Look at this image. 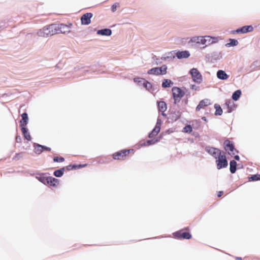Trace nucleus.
Masks as SVG:
<instances>
[{"label": "nucleus", "instance_id": "obj_1", "mask_svg": "<svg viewBox=\"0 0 260 260\" xmlns=\"http://www.w3.org/2000/svg\"><path fill=\"white\" fill-rule=\"evenodd\" d=\"M56 27V24H51L40 29L38 34L39 36L43 37H47L57 34L58 31L57 30Z\"/></svg>", "mask_w": 260, "mask_h": 260}, {"label": "nucleus", "instance_id": "obj_2", "mask_svg": "<svg viewBox=\"0 0 260 260\" xmlns=\"http://www.w3.org/2000/svg\"><path fill=\"white\" fill-rule=\"evenodd\" d=\"M134 150L131 149H123L119 151L116 152L113 154L112 157L114 159L116 160H124L129 154H133Z\"/></svg>", "mask_w": 260, "mask_h": 260}, {"label": "nucleus", "instance_id": "obj_3", "mask_svg": "<svg viewBox=\"0 0 260 260\" xmlns=\"http://www.w3.org/2000/svg\"><path fill=\"white\" fill-rule=\"evenodd\" d=\"M172 91L175 104L179 103L185 94V92L178 87H173Z\"/></svg>", "mask_w": 260, "mask_h": 260}, {"label": "nucleus", "instance_id": "obj_4", "mask_svg": "<svg viewBox=\"0 0 260 260\" xmlns=\"http://www.w3.org/2000/svg\"><path fill=\"white\" fill-rule=\"evenodd\" d=\"M174 237L178 239H189L191 238V234L188 229H182L173 233Z\"/></svg>", "mask_w": 260, "mask_h": 260}, {"label": "nucleus", "instance_id": "obj_5", "mask_svg": "<svg viewBox=\"0 0 260 260\" xmlns=\"http://www.w3.org/2000/svg\"><path fill=\"white\" fill-rule=\"evenodd\" d=\"M223 145L225 150L229 153V155L232 156L238 153V151L235 148L233 143L231 142L229 140L227 139L225 140L223 143Z\"/></svg>", "mask_w": 260, "mask_h": 260}, {"label": "nucleus", "instance_id": "obj_6", "mask_svg": "<svg viewBox=\"0 0 260 260\" xmlns=\"http://www.w3.org/2000/svg\"><path fill=\"white\" fill-rule=\"evenodd\" d=\"M190 74L193 82L198 84L202 83L203 81L202 75L197 69L193 68L191 69Z\"/></svg>", "mask_w": 260, "mask_h": 260}, {"label": "nucleus", "instance_id": "obj_7", "mask_svg": "<svg viewBox=\"0 0 260 260\" xmlns=\"http://www.w3.org/2000/svg\"><path fill=\"white\" fill-rule=\"evenodd\" d=\"M167 67L163 65L159 68H154L148 71L147 73L149 75H165L167 73Z\"/></svg>", "mask_w": 260, "mask_h": 260}, {"label": "nucleus", "instance_id": "obj_8", "mask_svg": "<svg viewBox=\"0 0 260 260\" xmlns=\"http://www.w3.org/2000/svg\"><path fill=\"white\" fill-rule=\"evenodd\" d=\"M217 168L219 170L222 168H226L228 165V162L225 155V153L220 155L219 158L216 160Z\"/></svg>", "mask_w": 260, "mask_h": 260}, {"label": "nucleus", "instance_id": "obj_9", "mask_svg": "<svg viewBox=\"0 0 260 260\" xmlns=\"http://www.w3.org/2000/svg\"><path fill=\"white\" fill-rule=\"evenodd\" d=\"M72 25L71 23L69 25L64 24H56L57 30L58 31V34H66L69 33L71 31V27Z\"/></svg>", "mask_w": 260, "mask_h": 260}, {"label": "nucleus", "instance_id": "obj_10", "mask_svg": "<svg viewBox=\"0 0 260 260\" xmlns=\"http://www.w3.org/2000/svg\"><path fill=\"white\" fill-rule=\"evenodd\" d=\"M93 15L91 13L83 14L81 17V22L82 25H88L91 23V18Z\"/></svg>", "mask_w": 260, "mask_h": 260}, {"label": "nucleus", "instance_id": "obj_11", "mask_svg": "<svg viewBox=\"0 0 260 260\" xmlns=\"http://www.w3.org/2000/svg\"><path fill=\"white\" fill-rule=\"evenodd\" d=\"M253 30V28L251 25H246L242 27L241 28L236 29L235 32L239 34H245L249 32H251Z\"/></svg>", "mask_w": 260, "mask_h": 260}, {"label": "nucleus", "instance_id": "obj_12", "mask_svg": "<svg viewBox=\"0 0 260 260\" xmlns=\"http://www.w3.org/2000/svg\"><path fill=\"white\" fill-rule=\"evenodd\" d=\"M190 41L191 42L206 45L207 39L201 36L194 37L190 39Z\"/></svg>", "mask_w": 260, "mask_h": 260}, {"label": "nucleus", "instance_id": "obj_13", "mask_svg": "<svg viewBox=\"0 0 260 260\" xmlns=\"http://www.w3.org/2000/svg\"><path fill=\"white\" fill-rule=\"evenodd\" d=\"M234 108V104L231 101H227L225 103V105L223 106L224 110H226V113L231 112L233 108Z\"/></svg>", "mask_w": 260, "mask_h": 260}, {"label": "nucleus", "instance_id": "obj_14", "mask_svg": "<svg viewBox=\"0 0 260 260\" xmlns=\"http://www.w3.org/2000/svg\"><path fill=\"white\" fill-rule=\"evenodd\" d=\"M210 104L209 100L208 99H205L201 101L199 105L196 107V111H199L201 109L204 108Z\"/></svg>", "mask_w": 260, "mask_h": 260}, {"label": "nucleus", "instance_id": "obj_15", "mask_svg": "<svg viewBox=\"0 0 260 260\" xmlns=\"http://www.w3.org/2000/svg\"><path fill=\"white\" fill-rule=\"evenodd\" d=\"M22 119L20 121V126L21 127H25L27 124L28 118L26 113H24L21 115Z\"/></svg>", "mask_w": 260, "mask_h": 260}, {"label": "nucleus", "instance_id": "obj_16", "mask_svg": "<svg viewBox=\"0 0 260 260\" xmlns=\"http://www.w3.org/2000/svg\"><path fill=\"white\" fill-rule=\"evenodd\" d=\"M160 125H158V123H157L155 127L153 129V130L151 131V132L149 134V138H152L156 136L158 134V133L160 132Z\"/></svg>", "mask_w": 260, "mask_h": 260}, {"label": "nucleus", "instance_id": "obj_17", "mask_svg": "<svg viewBox=\"0 0 260 260\" xmlns=\"http://www.w3.org/2000/svg\"><path fill=\"white\" fill-rule=\"evenodd\" d=\"M59 184V180L52 177H48V183L46 185L50 186L56 187Z\"/></svg>", "mask_w": 260, "mask_h": 260}, {"label": "nucleus", "instance_id": "obj_18", "mask_svg": "<svg viewBox=\"0 0 260 260\" xmlns=\"http://www.w3.org/2000/svg\"><path fill=\"white\" fill-rule=\"evenodd\" d=\"M189 55L190 54L188 51H179L176 53V56L179 59L187 58Z\"/></svg>", "mask_w": 260, "mask_h": 260}, {"label": "nucleus", "instance_id": "obj_19", "mask_svg": "<svg viewBox=\"0 0 260 260\" xmlns=\"http://www.w3.org/2000/svg\"><path fill=\"white\" fill-rule=\"evenodd\" d=\"M217 77L221 80H226L229 78V75L223 70H219L217 72Z\"/></svg>", "mask_w": 260, "mask_h": 260}, {"label": "nucleus", "instance_id": "obj_20", "mask_svg": "<svg viewBox=\"0 0 260 260\" xmlns=\"http://www.w3.org/2000/svg\"><path fill=\"white\" fill-rule=\"evenodd\" d=\"M112 31L110 29L105 28L103 29L99 30L97 31V34L102 36H109L111 35Z\"/></svg>", "mask_w": 260, "mask_h": 260}, {"label": "nucleus", "instance_id": "obj_21", "mask_svg": "<svg viewBox=\"0 0 260 260\" xmlns=\"http://www.w3.org/2000/svg\"><path fill=\"white\" fill-rule=\"evenodd\" d=\"M22 133L25 138L28 141L31 140V136L28 132V129L25 127H21Z\"/></svg>", "mask_w": 260, "mask_h": 260}, {"label": "nucleus", "instance_id": "obj_22", "mask_svg": "<svg viewBox=\"0 0 260 260\" xmlns=\"http://www.w3.org/2000/svg\"><path fill=\"white\" fill-rule=\"evenodd\" d=\"M86 166V165H70L68 166H67L66 168H65V169L67 170L68 171H70V170H76L77 169H79V168H81L83 167H84Z\"/></svg>", "mask_w": 260, "mask_h": 260}, {"label": "nucleus", "instance_id": "obj_23", "mask_svg": "<svg viewBox=\"0 0 260 260\" xmlns=\"http://www.w3.org/2000/svg\"><path fill=\"white\" fill-rule=\"evenodd\" d=\"M158 108L160 111L164 112L167 109V104L165 102L161 101L157 103Z\"/></svg>", "mask_w": 260, "mask_h": 260}, {"label": "nucleus", "instance_id": "obj_24", "mask_svg": "<svg viewBox=\"0 0 260 260\" xmlns=\"http://www.w3.org/2000/svg\"><path fill=\"white\" fill-rule=\"evenodd\" d=\"M218 149H219L218 148L211 147H207L206 148V151L212 156H213L216 152H218Z\"/></svg>", "mask_w": 260, "mask_h": 260}, {"label": "nucleus", "instance_id": "obj_25", "mask_svg": "<svg viewBox=\"0 0 260 260\" xmlns=\"http://www.w3.org/2000/svg\"><path fill=\"white\" fill-rule=\"evenodd\" d=\"M230 172L232 173H235L236 171V167H237V162L235 160H233L230 161Z\"/></svg>", "mask_w": 260, "mask_h": 260}, {"label": "nucleus", "instance_id": "obj_26", "mask_svg": "<svg viewBox=\"0 0 260 260\" xmlns=\"http://www.w3.org/2000/svg\"><path fill=\"white\" fill-rule=\"evenodd\" d=\"M64 170H65V168L63 167V168H61L60 169L55 170L53 174L56 177H60L63 175V174L64 173Z\"/></svg>", "mask_w": 260, "mask_h": 260}, {"label": "nucleus", "instance_id": "obj_27", "mask_svg": "<svg viewBox=\"0 0 260 260\" xmlns=\"http://www.w3.org/2000/svg\"><path fill=\"white\" fill-rule=\"evenodd\" d=\"M173 84V82L171 80L165 79L162 83V87L164 88H167L170 87Z\"/></svg>", "mask_w": 260, "mask_h": 260}, {"label": "nucleus", "instance_id": "obj_28", "mask_svg": "<svg viewBox=\"0 0 260 260\" xmlns=\"http://www.w3.org/2000/svg\"><path fill=\"white\" fill-rule=\"evenodd\" d=\"M142 85L148 91H151L152 89V84L146 80L143 81Z\"/></svg>", "mask_w": 260, "mask_h": 260}, {"label": "nucleus", "instance_id": "obj_29", "mask_svg": "<svg viewBox=\"0 0 260 260\" xmlns=\"http://www.w3.org/2000/svg\"><path fill=\"white\" fill-rule=\"evenodd\" d=\"M37 178L42 183L46 185L47 183H48V177H45L44 176H40L39 177H37Z\"/></svg>", "mask_w": 260, "mask_h": 260}, {"label": "nucleus", "instance_id": "obj_30", "mask_svg": "<svg viewBox=\"0 0 260 260\" xmlns=\"http://www.w3.org/2000/svg\"><path fill=\"white\" fill-rule=\"evenodd\" d=\"M241 94V91L240 90H237L236 91H235L233 94L232 99L235 101H237L239 99Z\"/></svg>", "mask_w": 260, "mask_h": 260}, {"label": "nucleus", "instance_id": "obj_31", "mask_svg": "<svg viewBox=\"0 0 260 260\" xmlns=\"http://www.w3.org/2000/svg\"><path fill=\"white\" fill-rule=\"evenodd\" d=\"M159 140H160L159 138H157V139H152V140H147L144 143V145L145 146H149V145H152V144H154L156 143L159 142Z\"/></svg>", "mask_w": 260, "mask_h": 260}, {"label": "nucleus", "instance_id": "obj_32", "mask_svg": "<svg viewBox=\"0 0 260 260\" xmlns=\"http://www.w3.org/2000/svg\"><path fill=\"white\" fill-rule=\"evenodd\" d=\"M42 145L39 144L36 145L35 146V152L38 154H41L43 151V149H42Z\"/></svg>", "mask_w": 260, "mask_h": 260}, {"label": "nucleus", "instance_id": "obj_33", "mask_svg": "<svg viewBox=\"0 0 260 260\" xmlns=\"http://www.w3.org/2000/svg\"><path fill=\"white\" fill-rule=\"evenodd\" d=\"M214 107L216 109L215 115H221L222 113V110L219 105L215 104Z\"/></svg>", "mask_w": 260, "mask_h": 260}, {"label": "nucleus", "instance_id": "obj_34", "mask_svg": "<svg viewBox=\"0 0 260 260\" xmlns=\"http://www.w3.org/2000/svg\"><path fill=\"white\" fill-rule=\"evenodd\" d=\"M258 180H260L259 174L253 175L251 177H249V181H255Z\"/></svg>", "mask_w": 260, "mask_h": 260}, {"label": "nucleus", "instance_id": "obj_35", "mask_svg": "<svg viewBox=\"0 0 260 260\" xmlns=\"http://www.w3.org/2000/svg\"><path fill=\"white\" fill-rule=\"evenodd\" d=\"M192 131V126L190 125H187L183 128V132L184 133H190Z\"/></svg>", "mask_w": 260, "mask_h": 260}, {"label": "nucleus", "instance_id": "obj_36", "mask_svg": "<svg viewBox=\"0 0 260 260\" xmlns=\"http://www.w3.org/2000/svg\"><path fill=\"white\" fill-rule=\"evenodd\" d=\"M224 152L218 149V152H216L212 156H213L216 159L220 156L222 154H223Z\"/></svg>", "mask_w": 260, "mask_h": 260}, {"label": "nucleus", "instance_id": "obj_37", "mask_svg": "<svg viewBox=\"0 0 260 260\" xmlns=\"http://www.w3.org/2000/svg\"><path fill=\"white\" fill-rule=\"evenodd\" d=\"M238 44V42L237 40L235 39H230L229 45L232 46H237Z\"/></svg>", "mask_w": 260, "mask_h": 260}, {"label": "nucleus", "instance_id": "obj_38", "mask_svg": "<svg viewBox=\"0 0 260 260\" xmlns=\"http://www.w3.org/2000/svg\"><path fill=\"white\" fill-rule=\"evenodd\" d=\"M53 160L55 162H63L64 160V158L61 156L60 157H55L53 158Z\"/></svg>", "mask_w": 260, "mask_h": 260}, {"label": "nucleus", "instance_id": "obj_39", "mask_svg": "<svg viewBox=\"0 0 260 260\" xmlns=\"http://www.w3.org/2000/svg\"><path fill=\"white\" fill-rule=\"evenodd\" d=\"M145 80L143 78H134V81L135 82H137L139 84H143V81H145Z\"/></svg>", "mask_w": 260, "mask_h": 260}, {"label": "nucleus", "instance_id": "obj_40", "mask_svg": "<svg viewBox=\"0 0 260 260\" xmlns=\"http://www.w3.org/2000/svg\"><path fill=\"white\" fill-rule=\"evenodd\" d=\"M22 156V152L16 153V155L14 156V160H18Z\"/></svg>", "mask_w": 260, "mask_h": 260}, {"label": "nucleus", "instance_id": "obj_41", "mask_svg": "<svg viewBox=\"0 0 260 260\" xmlns=\"http://www.w3.org/2000/svg\"><path fill=\"white\" fill-rule=\"evenodd\" d=\"M118 5V4L115 3L112 6L111 10L112 12H114L116 10Z\"/></svg>", "mask_w": 260, "mask_h": 260}, {"label": "nucleus", "instance_id": "obj_42", "mask_svg": "<svg viewBox=\"0 0 260 260\" xmlns=\"http://www.w3.org/2000/svg\"><path fill=\"white\" fill-rule=\"evenodd\" d=\"M42 149H43V151H51V148H49V147H47L45 146H43V148Z\"/></svg>", "mask_w": 260, "mask_h": 260}, {"label": "nucleus", "instance_id": "obj_43", "mask_svg": "<svg viewBox=\"0 0 260 260\" xmlns=\"http://www.w3.org/2000/svg\"><path fill=\"white\" fill-rule=\"evenodd\" d=\"M204 38H206L207 39V42H208V44H210V42L211 39V37L209 36H205L204 37Z\"/></svg>", "mask_w": 260, "mask_h": 260}, {"label": "nucleus", "instance_id": "obj_44", "mask_svg": "<svg viewBox=\"0 0 260 260\" xmlns=\"http://www.w3.org/2000/svg\"><path fill=\"white\" fill-rule=\"evenodd\" d=\"M223 191H220L218 192L217 196L218 197H220L223 194Z\"/></svg>", "mask_w": 260, "mask_h": 260}, {"label": "nucleus", "instance_id": "obj_45", "mask_svg": "<svg viewBox=\"0 0 260 260\" xmlns=\"http://www.w3.org/2000/svg\"><path fill=\"white\" fill-rule=\"evenodd\" d=\"M234 158L237 160H239L240 157L238 155H236L234 156Z\"/></svg>", "mask_w": 260, "mask_h": 260}, {"label": "nucleus", "instance_id": "obj_46", "mask_svg": "<svg viewBox=\"0 0 260 260\" xmlns=\"http://www.w3.org/2000/svg\"><path fill=\"white\" fill-rule=\"evenodd\" d=\"M20 139H21V138H20V136L16 137V140L17 141H18V140H20Z\"/></svg>", "mask_w": 260, "mask_h": 260}]
</instances>
